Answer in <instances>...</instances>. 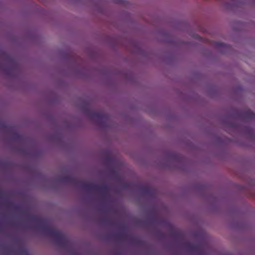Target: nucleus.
I'll list each match as a JSON object with an SVG mask.
<instances>
[{"mask_svg":"<svg viewBox=\"0 0 255 255\" xmlns=\"http://www.w3.org/2000/svg\"><path fill=\"white\" fill-rule=\"evenodd\" d=\"M116 237L118 239H123L124 238V235L122 233H119L116 235Z\"/></svg>","mask_w":255,"mask_h":255,"instance_id":"11","label":"nucleus"},{"mask_svg":"<svg viewBox=\"0 0 255 255\" xmlns=\"http://www.w3.org/2000/svg\"><path fill=\"white\" fill-rule=\"evenodd\" d=\"M89 117L94 119L97 124L102 128H105L107 126V123L109 121V116L100 111H91L88 112Z\"/></svg>","mask_w":255,"mask_h":255,"instance_id":"2","label":"nucleus"},{"mask_svg":"<svg viewBox=\"0 0 255 255\" xmlns=\"http://www.w3.org/2000/svg\"><path fill=\"white\" fill-rule=\"evenodd\" d=\"M140 190L144 195L149 197H154L157 194V191L155 188L147 185L140 186Z\"/></svg>","mask_w":255,"mask_h":255,"instance_id":"4","label":"nucleus"},{"mask_svg":"<svg viewBox=\"0 0 255 255\" xmlns=\"http://www.w3.org/2000/svg\"><path fill=\"white\" fill-rule=\"evenodd\" d=\"M13 136V138L16 140H20L21 138V135L17 132L14 133Z\"/></svg>","mask_w":255,"mask_h":255,"instance_id":"10","label":"nucleus"},{"mask_svg":"<svg viewBox=\"0 0 255 255\" xmlns=\"http://www.w3.org/2000/svg\"><path fill=\"white\" fill-rule=\"evenodd\" d=\"M244 118L248 120L255 119V114L251 110H246L243 113Z\"/></svg>","mask_w":255,"mask_h":255,"instance_id":"5","label":"nucleus"},{"mask_svg":"<svg viewBox=\"0 0 255 255\" xmlns=\"http://www.w3.org/2000/svg\"><path fill=\"white\" fill-rule=\"evenodd\" d=\"M215 46L218 48H223L224 49H227L229 47V45L226 44L223 42H217L215 43Z\"/></svg>","mask_w":255,"mask_h":255,"instance_id":"7","label":"nucleus"},{"mask_svg":"<svg viewBox=\"0 0 255 255\" xmlns=\"http://www.w3.org/2000/svg\"><path fill=\"white\" fill-rule=\"evenodd\" d=\"M111 158L110 157H108V158H107V160H108V161H110V160H111Z\"/></svg>","mask_w":255,"mask_h":255,"instance_id":"12","label":"nucleus"},{"mask_svg":"<svg viewBox=\"0 0 255 255\" xmlns=\"http://www.w3.org/2000/svg\"><path fill=\"white\" fill-rule=\"evenodd\" d=\"M97 191L100 192L105 195L108 193L109 191V187L106 185H98Z\"/></svg>","mask_w":255,"mask_h":255,"instance_id":"6","label":"nucleus"},{"mask_svg":"<svg viewBox=\"0 0 255 255\" xmlns=\"http://www.w3.org/2000/svg\"><path fill=\"white\" fill-rule=\"evenodd\" d=\"M1 126L3 128H5L6 130H12L14 129V127L8 125L5 123H2Z\"/></svg>","mask_w":255,"mask_h":255,"instance_id":"8","label":"nucleus"},{"mask_svg":"<svg viewBox=\"0 0 255 255\" xmlns=\"http://www.w3.org/2000/svg\"><path fill=\"white\" fill-rule=\"evenodd\" d=\"M185 245L186 247L191 251H194L196 249V246L190 243H186Z\"/></svg>","mask_w":255,"mask_h":255,"instance_id":"9","label":"nucleus"},{"mask_svg":"<svg viewBox=\"0 0 255 255\" xmlns=\"http://www.w3.org/2000/svg\"><path fill=\"white\" fill-rule=\"evenodd\" d=\"M61 180L72 184H80L82 188L87 191H97V190L98 185L92 183L80 182L77 178L71 176H64L61 178Z\"/></svg>","mask_w":255,"mask_h":255,"instance_id":"3","label":"nucleus"},{"mask_svg":"<svg viewBox=\"0 0 255 255\" xmlns=\"http://www.w3.org/2000/svg\"><path fill=\"white\" fill-rule=\"evenodd\" d=\"M35 221L39 223L40 228L46 234L53 238L58 245L63 247L69 245V239L60 231L49 225L45 220L36 218Z\"/></svg>","mask_w":255,"mask_h":255,"instance_id":"1","label":"nucleus"}]
</instances>
